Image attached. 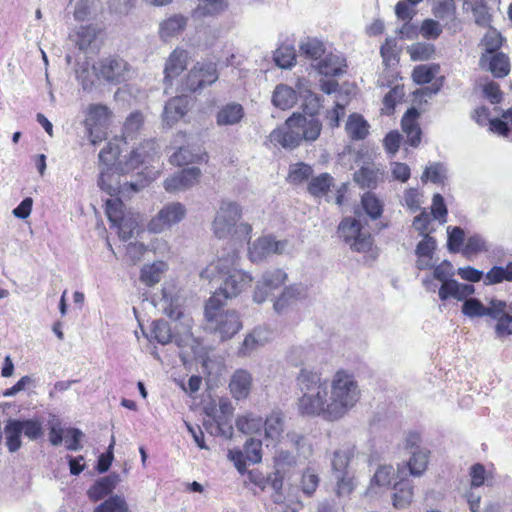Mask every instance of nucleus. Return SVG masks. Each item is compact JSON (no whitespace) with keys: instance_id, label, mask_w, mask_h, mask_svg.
Instances as JSON below:
<instances>
[{"instance_id":"nucleus-1","label":"nucleus","mask_w":512,"mask_h":512,"mask_svg":"<svg viewBox=\"0 0 512 512\" xmlns=\"http://www.w3.org/2000/svg\"><path fill=\"white\" fill-rule=\"evenodd\" d=\"M238 264L239 254L233 250L210 262L200 274L201 278L209 282L223 280L213 294H218V297L224 302L240 296L252 287V276L246 271L238 269Z\"/></svg>"},{"instance_id":"nucleus-2","label":"nucleus","mask_w":512,"mask_h":512,"mask_svg":"<svg viewBox=\"0 0 512 512\" xmlns=\"http://www.w3.org/2000/svg\"><path fill=\"white\" fill-rule=\"evenodd\" d=\"M295 387L299 393L297 408L301 415L332 421L327 412L330 409L328 380L322 378L319 371L302 368L295 378Z\"/></svg>"},{"instance_id":"nucleus-3","label":"nucleus","mask_w":512,"mask_h":512,"mask_svg":"<svg viewBox=\"0 0 512 512\" xmlns=\"http://www.w3.org/2000/svg\"><path fill=\"white\" fill-rule=\"evenodd\" d=\"M321 131L322 123L314 114L305 115L295 112L285 120L284 125L270 132L268 141L274 147L294 150L303 142L316 141L320 137Z\"/></svg>"},{"instance_id":"nucleus-4","label":"nucleus","mask_w":512,"mask_h":512,"mask_svg":"<svg viewBox=\"0 0 512 512\" xmlns=\"http://www.w3.org/2000/svg\"><path fill=\"white\" fill-rule=\"evenodd\" d=\"M120 143H126L125 138L115 137L110 140L99 152V161L108 169L115 166V169L121 174H127L139 168L155 152V142L153 140H144L136 148L132 149L123 160H120Z\"/></svg>"},{"instance_id":"nucleus-5","label":"nucleus","mask_w":512,"mask_h":512,"mask_svg":"<svg viewBox=\"0 0 512 512\" xmlns=\"http://www.w3.org/2000/svg\"><path fill=\"white\" fill-rule=\"evenodd\" d=\"M360 394L354 375L344 369L337 370L330 382V409L327 410L332 421L344 417L359 401Z\"/></svg>"},{"instance_id":"nucleus-6","label":"nucleus","mask_w":512,"mask_h":512,"mask_svg":"<svg viewBox=\"0 0 512 512\" xmlns=\"http://www.w3.org/2000/svg\"><path fill=\"white\" fill-rule=\"evenodd\" d=\"M226 302L212 294L205 304V318L221 340H227L237 334L242 328L239 314L234 310L223 311Z\"/></svg>"},{"instance_id":"nucleus-7","label":"nucleus","mask_w":512,"mask_h":512,"mask_svg":"<svg viewBox=\"0 0 512 512\" xmlns=\"http://www.w3.org/2000/svg\"><path fill=\"white\" fill-rule=\"evenodd\" d=\"M242 216L241 207L234 202H223L213 222V231L219 239L228 236L249 242L252 226L248 223L237 222Z\"/></svg>"},{"instance_id":"nucleus-8","label":"nucleus","mask_w":512,"mask_h":512,"mask_svg":"<svg viewBox=\"0 0 512 512\" xmlns=\"http://www.w3.org/2000/svg\"><path fill=\"white\" fill-rule=\"evenodd\" d=\"M105 214L111 224L110 227L117 230L120 240L126 242L138 231L139 215L127 210L119 197L106 201Z\"/></svg>"},{"instance_id":"nucleus-9","label":"nucleus","mask_w":512,"mask_h":512,"mask_svg":"<svg viewBox=\"0 0 512 512\" xmlns=\"http://www.w3.org/2000/svg\"><path fill=\"white\" fill-rule=\"evenodd\" d=\"M338 235L355 252L366 253L372 249L374 241L370 232L356 218H344L338 226Z\"/></svg>"},{"instance_id":"nucleus-10","label":"nucleus","mask_w":512,"mask_h":512,"mask_svg":"<svg viewBox=\"0 0 512 512\" xmlns=\"http://www.w3.org/2000/svg\"><path fill=\"white\" fill-rule=\"evenodd\" d=\"M219 78L214 62H196L185 76L183 85L186 90L196 92L215 83Z\"/></svg>"},{"instance_id":"nucleus-11","label":"nucleus","mask_w":512,"mask_h":512,"mask_svg":"<svg viewBox=\"0 0 512 512\" xmlns=\"http://www.w3.org/2000/svg\"><path fill=\"white\" fill-rule=\"evenodd\" d=\"M93 69L98 78H101L112 84H120L126 80L130 66L119 55H109L100 59Z\"/></svg>"},{"instance_id":"nucleus-12","label":"nucleus","mask_w":512,"mask_h":512,"mask_svg":"<svg viewBox=\"0 0 512 512\" xmlns=\"http://www.w3.org/2000/svg\"><path fill=\"white\" fill-rule=\"evenodd\" d=\"M186 215V208L180 202L165 205L152 219L147 227L150 232L160 233L179 223Z\"/></svg>"},{"instance_id":"nucleus-13","label":"nucleus","mask_w":512,"mask_h":512,"mask_svg":"<svg viewBox=\"0 0 512 512\" xmlns=\"http://www.w3.org/2000/svg\"><path fill=\"white\" fill-rule=\"evenodd\" d=\"M287 274L282 269H273L266 271L261 282L256 286L253 299L257 303H262L266 300L267 296L275 289H278L285 284Z\"/></svg>"},{"instance_id":"nucleus-14","label":"nucleus","mask_w":512,"mask_h":512,"mask_svg":"<svg viewBox=\"0 0 512 512\" xmlns=\"http://www.w3.org/2000/svg\"><path fill=\"white\" fill-rule=\"evenodd\" d=\"M286 246V240H276L272 235L259 237L249 250L250 259L258 261L271 254H281Z\"/></svg>"},{"instance_id":"nucleus-15","label":"nucleus","mask_w":512,"mask_h":512,"mask_svg":"<svg viewBox=\"0 0 512 512\" xmlns=\"http://www.w3.org/2000/svg\"><path fill=\"white\" fill-rule=\"evenodd\" d=\"M201 170L197 167L182 169L179 173L165 179L164 188L169 193L186 190L199 183Z\"/></svg>"},{"instance_id":"nucleus-16","label":"nucleus","mask_w":512,"mask_h":512,"mask_svg":"<svg viewBox=\"0 0 512 512\" xmlns=\"http://www.w3.org/2000/svg\"><path fill=\"white\" fill-rule=\"evenodd\" d=\"M189 53L187 50L176 47L168 56L164 66V80L171 82L179 77L187 68Z\"/></svg>"},{"instance_id":"nucleus-17","label":"nucleus","mask_w":512,"mask_h":512,"mask_svg":"<svg viewBox=\"0 0 512 512\" xmlns=\"http://www.w3.org/2000/svg\"><path fill=\"white\" fill-rule=\"evenodd\" d=\"M397 472V481L393 485L392 505L396 509H405L411 505L414 497V486L406 476Z\"/></svg>"},{"instance_id":"nucleus-18","label":"nucleus","mask_w":512,"mask_h":512,"mask_svg":"<svg viewBox=\"0 0 512 512\" xmlns=\"http://www.w3.org/2000/svg\"><path fill=\"white\" fill-rule=\"evenodd\" d=\"M431 451L427 448L413 450L408 461L397 466V472L403 474L408 469L414 477L422 476L428 468Z\"/></svg>"},{"instance_id":"nucleus-19","label":"nucleus","mask_w":512,"mask_h":512,"mask_svg":"<svg viewBox=\"0 0 512 512\" xmlns=\"http://www.w3.org/2000/svg\"><path fill=\"white\" fill-rule=\"evenodd\" d=\"M479 63L482 69L489 71L495 78H504L510 72L509 58L503 52L482 54Z\"/></svg>"},{"instance_id":"nucleus-20","label":"nucleus","mask_w":512,"mask_h":512,"mask_svg":"<svg viewBox=\"0 0 512 512\" xmlns=\"http://www.w3.org/2000/svg\"><path fill=\"white\" fill-rule=\"evenodd\" d=\"M420 112L415 108H409L401 119V128L407 138V143L417 147L421 142L422 131L418 122Z\"/></svg>"},{"instance_id":"nucleus-21","label":"nucleus","mask_w":512,"mask_h":512,"mask_svg":"<svg viewBox=\"0 0 512 512\" xmlns=\"http://www.w3.org/2000/svg\"><path fill=\"white\" fill-rule=\"evenodd\" d=\"M189 100L186 96H176L169 99L164 107L162 114L163 122L168 126H173L188 112Z\"/></svg>"},{"instance_id":"nucleus-22","label":"nucleus","mask_w":512,"mask_h":512,"mask_svg":"<svg viewBox=\"0 0 512 512\" xmlns=\"http://www.w3.org/2000/svg\"><path fill=\"white\" fill-rule=\"evenodd\" d=\"M252 375L245 369H237L231 376L229 390L236 400L246 399L252 388Z\"/></svg>"},{"instance_id":"nucleus-23","label":"nucleus","mask_w":512,"mask_h":512,"mask_svg":"<svg viewBox=\"0 0 512 512\" xmlns=\"http://www.w3.org/2000/svg\"><path fill=\"white\" fill-rule=\"evenodd\" d=\"M208 154L200 147L197 149L190 146H182L170 157V163L175 166H185L193 163H207Z\"/></svg>"},{"instance_id":"nucleus-24","label":"nucleus","mask_w":512,"mask_h":512,"mask_svg":"<svg viewBox=\"0 0 512 512\" xmlns=\"http://www.w3.org/2000/svg\"><path fill=\"white\" fill-rule=\"evenodd\" d=\"M495 313L490 318L496 320L495 333L498 338H507L512 335V315L507 313V304L503 300H495Z\"/></svg>"},{"instance_id":"nucleus-25","label":"nucleus","mask_w":512,"mask_h":512,"mask_svg":"<svg viewBox=\"0 0 512 512\" xmlns=\"http://www.w3.org/2000/svg\"><path fill=\"white\" fill-rule=\"evenodd\" d=\"M188 18L182 14H174L164 19L159 25V36L168 41L180 35L187 27Z\"/></svg>"},{"instance_id":"nucleus-26","label":"nucleus","mask_w":512,"mask_h":512,"mask_svg":"<svg viewBox=\"0 0 512 512\" xmlns=\"http://www.w3.org/2000/svg\"><path fill=\"white\" fill-rule=\"evenodd\" d=\"M474 293V287L470 284H460L456 280L448 279L442 282L439 288V297L441 300L455 298L463 300Z\"/></svg>"},{"instance_id":"nucleus-27","label":"nucleus","mask_w":512,"mask_h":512,"mask_svg":"<svg viewBox=\"0 0 512 512\" xmlns=\"http://www.w3.org/2000/svg\"><path fill=\"white\" fill-rule=\"evenodd\" d=\"M436 249V240L432 236H425L417 244L415 253L417 255L416 266L419 270H427L433 267L432 259Z\"/></svg>"},{"instance_id":"nucleus-28","label":"nucleus","mask_w":512,"mask_h":512,"mask_svg":"<svg viewBox=\"0 0 512 512\" xmlns=\"http://www.w3.org/2000/svg\"><path fill=\"white\" fill-rule=\"evenodd\" d=\"M369 128V123L359 113L350 114L345 124V131L353 141L364 140L369 135Z\"/></svg>"},{"instance_id":"nucleus-29","label":"nucleus","mask_w":512,"mask_h":512,"mask_svg":"<svg viewBox=\"0 0 512 512\" xmlns=\"http://www.w3.org/2000/svg\"><path fill=\"white\" fill-rule=\"evenodd\" d=\"M244 108L239 103H228L223 105L216 114V122L219 126L238 124L244 117Z\"/></svg>"},{"instance_id":"nucleus-30","label":"nucleus","mask_w":512,"mask_h":512,"mask_svg":"<svg viewBox=\"0 0 512 512\" xmlns=\"http://www.w3.org/2000/svg\"><path fill=\"white\" fill-rule=\"evenodd\" d=\"M167 270V264L164 261H156L152 264H146L141 268L140 281L148 287H152L160 282L162 274Z\"/></svg>"},{"instance_id":"nucleus-31","label":"nucleus","mask_w":512,"mask_h":512,"mask_svg":"<svg viewBox=\"0 0 512 512\" xmlns=\"http://www.w3.org/2000/svg\"><path fill=\"white\" fill-rule=\"evenodd\" d=\"M296 101L297 94L293 88L284 84L276 86L272 96V102L276 107L281 110H287L293 107Z\"/></svg>"},{"instance_id":"nucleus-32","label":"nucleus","mask_w":512,"mask_h":512,"mask_svg":"<svg viewBox=\"0 0 512 512\" xmlns=\"http://www.w3.org/2000/svg\"><path fill=\"white\" fill-rule=\"evenodd\" d=\"M334 185V179L329 173H321L312 177L307 185V191L314 197L321 198L326 196Z\"/></svg>"},{"instance_id":"nucleus-33","label":"nucleus","mask_w":512,"mask_h":512,"mask_svg":"<svg viewBox=\"0 0 512 512\" xmlns=\"http://www.w3.org/2000/svg\"><path fill=\"white\" fill-rule=\"evenodd\" d=\"M495 300L492 299L489 301L488 306H484L480 300L476 298H469L466 299L463 306H462V312L464 315L468 317H482V316H489L491 313H495Z\"/></svg>"},{"instance_id":"nucleus-34","label":"nucleus","mask_w":512,"mask_h":512,"mask_svg":"<svg viewBox=\"0 0 512 512\" xmlns=\"http://www.w3.org/2000/svg\"><path fill=\"white\" fill-rule=\"evenodd\" d=\"M345 60L332 53L326 55L319 63L318 70L325 76H338L345 72Z\"/></svg>"},{"instance_id":"nucleus-35","label":"nucleus","mask_w":512,"mask_h":512,"mask_svg":"<svg viewBox=\"0 0 512 512\" xmlns=\"http://www.w3.org/2000/svg\"><path fill=\"white\" fill-rule=\"evenodd\" d=\"M112 111L103 104H91L88 107L87 118L85 123L87 126H107Z\"/></svg>"},{"instance_id":"nucleus-36","label":"nucleus","mask_w":512,"mask_h":512,"mask_svg":"<svg viewBox=\"0 0 512 512\" xmlns=\"http://www.w3.org/2000/svg\"><path fill=\"white\" fill-rule=\"evenodd\" d=\"M470 487L479 488L483 485H492L494 479L493 470H486L481 463H475L469 468Z\"/></svg>"},{"instance_id":"nucleus-37","label":"nucleus","mask_w":512,"mask_h":512,"mask_svg":"<svg viewBox=\"0 0 512 512\" xmlns=\"http://www.w3.org/2000/svg\"><path fill=\"white\" fill-rule=\"evenodd\" d=\"M439 72L440 65L437 63L421 64L413 68L411 78L414 83L424 85L432 82Z\"/></svg>"},{"instance_id":"nucleus-38","label":"nucleus","mask_w":512,"mask_h":512,"mask_svg":"<svg viewBox=\"0 0 512 512\" xmlns=\"http://www.w3.org/2000/svg\"><path fill=\"white\" fill-rule=\"evenodd\" d=\"M379 178V169L374 165H365L362 166L358 171L354 174V181L361 188H375L378 183Z\"/></svg>"},{"instance_id":"nucleus-39","label":"nucleus","mask_w":512,"mask_h":512,"mask_svg":"<svg viewBox=\"0 0 512 512\" xmlns=\"http://www.w3.org/2000/svg\"><path fill=\"white\" fill-rule=\"evenodd\" d=\"M6 436V446L9 452L13 453L21 448V434L22 427L20 426V420H9L4 427Z\"/></svg>"},{"instance_id":"nucleus-40","label":"nucleus","mask_w":512,"mask_h":512,"mask_svg":"<svg viewBox=\"0 0 512 512\" xmlns=\"http://www.w3.org/2000/svg\"><path fill=\"white\" fill-rule=\"evenodd\" d=\"M488 250L486 240L482 236L474 234L465 240L461 253L466 259H472L480 253L488 252Z\"/></svg>"},{"instance_id":"nucleus-41","label":"nucleus","mask_w":512,"mask_h":512,"mask_svg":"<svg viewBox=\"0 0 512 512\" xmlns=\"http://www.w3.org/2000/svg\"><path fill=\"white\" fill-rule=\"evenodd\" d=\"M115 479L111 476L97 480L88 490V496L92 501H99L108 496L115 488Z\"/></svg>"},{"instance_id":"nucleus-42","label":"nucleus","mask_w":512,"mask_h":512,"mask_svg":"<svg viewBox=\"0 0 512 512\" xmlns=\"http://www.w3.org/2000/svg\"><path fill=\"white\" fill-rule=\"evenodd\" d=\"M407 53L412 61H428L435 56L434 44L427 42H416L407 47Z\"/></svg>"},{"instance_id":"nucleus-43","label":"nucleus","mask_w":512,"mask_h":512,"mask_svg":"<svg viewBox=\"0 0 512 512\" xmlns=\"http://www.w3.org/2000/svg\"><path fill=\"white\" fill-rule=\"evenodd\" d=\"M201 3L193 12L195 17L216 16L227 8L226 0H200Z\"/></svg>"},{"instance_id":"nucleus-44","label":"nucleus","mask_w":512,"mask_h":512,"mask_svg":"<svg viewBox=\"0 0 512 512\" xmlns=\"http://www.w3.org/2000/svg\"><path fill=\"white\" fill-rule=\"evenodd\" d=\"M100 30L92 25L81 26L74 34V42L76 46L82 50H87L96 40Z\"/></svg>"},{"instance_id":"nucleus-45","label":"nucleus","mask_w":512,"mask_h":512,"mask_svg":"<svg viewBox=\"0 0 512 512\" xmlns=\"http://www.w3.org/2000/svg\"><path fill=\"white\" fill-rule=\"evenodd\" d=\"M265 437L277 439L284 431L283 416L280 412H272L263 422Z\"/></svg>"},{"instance_id":"nucleus-46","label":"nucleus","mask_w":512,"mask_h":512,"mask_svg":"<svg viewBox=\"0 0 512 512\" xmlns=\"http://www.w3.org/2000/svg\"><path fill=\"white\" fill-rule=\"evenodd\" d=\"M236 427L244 434H258L263 428V420L249 413L236 419Z\"/></svg>"},{"instance_id":"nucleus-47","label":"nucleus","mask_w":512,"mask_h":512,"mask_svg":"<svg viewBox=\"0 0 512 512\" xmlns=\"http://www.w3.org/2000/svg\"><path fill=\"white\" fill-rule=\"evenodd\" d=\"M312 173L313 169L309 164L298 162L290 166L287 181L292 184H302L312 176Z\"/></svg>"},{"instance_id":"nucleus-48","label":"nucleus","mask_w":512,"mask_h":512,"mask_svg":"<svg viewBox=\"0 0 512 512\" xmlns=\"http://www.w3.org/2000/svg\"><path fill=\"white\" fill-rule=\"evenodd\" d=\"M404 87L400 85H396L391 88L383 98V107L381 109V113L385 115H392L395 112V108L397 103L402 101L404 97Z\"/></svg>"},{"instance_id":"nucleus-49","label":"nucleus","mask_w":512,"mask_h":512,"mask_svg":"<svg viewBox=\"0 0 512 512\" xmlns=\"http://www.w3.org/2000/svg\"><path fill=\"white\" fill-rule=\"evenodd\" d=\"M361 204L366 214L376 220L383 213V203L372 192H366L361 198Z\"/></svg>"},{"instance_id":"nucleus-50","label":"nucleus","mask_w":512,"mask_h":512,"mask_svg":"<svg viewBox=\"0 0 512 512\" xmlns=\"http://www.w3.org/2000/svg\"><path fill=\"white\" fill-rule=\"evenodd\" d=\"M503 281L512 282V261L505 267L493 266L485 276V283L492 285Z\"/></svg>"},{"instance_id":"nucleus-51","label":"nucleus","mask_w":512,"mask_h":512,"mask_svg":"<svg viewBox=\"0 0 512 512\" xmlns=\"http://www.w3.org/2000/svg\"><path fill=\"white\" fill-rule=\"evenodd\" d=\"M274 61L281 68H291L296 63V51L289 45L279 46L274 53Z\"/></svg>"},{"instance_id":"nucleus-52","label":"nucleus","mask_w":512,"mask_h":512,"mask_svg":"<svg viewBox=\"0 0 512 512\" xmlns=\"http://www.w3.org/2000/svg\"><path fill=\"white\" fill-rule=\"evenodd\" d=\"M354 452V447L336 450L332 458L333 469L339 473L349 472L347 468L354 457Z\"/></svg>"},{"instance_id":"nucleus-53","label":"nucleus","mask_w":512,"mask_h":512,"mask_svg":"<svg viewBox=\"0 0 512 512\" xmlns=\"http://www.w3.org/2000/svg\"><path fill=\"white\" fill-rule=\"evenodd\" d=\"M395 479H397V473L394 467L392 465H381L374 473L371 483L379 487H390Z\"/></svg>"},{"instance_id":"nucleus-54","label":"nucleus","mask_w":512,"mask_h":512,"mask_svg":"<svg viewBox=\"0 0 512 512\" xmlns=\"http://www.w3.org/2000/svg\"><path fill=\"white\" fill-rule=\"evenodd\" d=\"M357 486V480L353 473L343 472L337 476L336 494L339 497L349 496L353 493Z\"/></svg>"},{"instance_id":"nucleus-55","label":"nucleus","mask_w":512,"mask_h":512,"mask_svg":"<svg viewBox=\"0 0 512 512\" xmlns=\"http://www.w3.org/2000/svg\"><path fill=\"white\" fill-rule=\"evenodd\" d=\"M482 46L484 47V52L482 54H494L499 53V49L503 44V37L500 32L496 29H489L481 41Z\"/></svg>"},{"instance_id":"nucleus-56","label":"nucleus","mask_w":512,"mask_h":512,"mask_svg":"<svg viewBox=\"0 0 512 512\" xmlns=\"http://www.w3.org/2000/svg\"><path fill=\"white\" fill-rule=\"evenodd\" d=\"M129 507L124 497L119 495L110 496L99 504L94 512H128Z\"/></svg>"},{"instance_id":"nucleus-57","label":"nucleus","mask_w":512,"mask_h":512,"mask_svg":"<svg viewBox=\"0 0 512 512\" xmlns=\"http://www.w3.org/2000/svg\"><path fill=\"white\" fill-rule=\"evenodd\" d=\"M380 54L385 66L390 67L398 64L399 53L397 51V43L394 38H387L381 45Z\"/></svg>"},{"instance_id":"nucleus-58","label":"nucleus","mask_w":512,"mask_h":512,"mask_svg":"<svg viewBox=\"0 0 512 512\" xmlns=\"http://www.w3.org/2000/svg\"><path fill=\"white\" fill-rule=\"evenodd\" d=\"M299 50L301 55L310 60H318L325 53V47L323 43L317 39H308L307 41L301 43Z\"/></svg>"},{"instance_id":"nucleus-59","label":"nucleus","mask_w":512,"mask_h":512,"mask_svg":"<svg viewBox=\"0 0 512 512\" xmlns=\"http://www.w3.org/2000/svg\"><path fill=\"white\" fill-rule=\"evenodd\" d=\"M152 337L161 344H168L172 341L173 334L168 322L156 320L151 325Z\"/></svg>"},{"instance_id":"nucleus-60","label":"nucleus","mask_w":512,"mask_h":512,"mask_svg":"<svg viewBox=\"0 0 512 512\" xmlns=\"http://www.w3.org/2000/svg\"><path fill=\"white\" fill-rule=\"evenodd\" d=\"M433 218L426 209H423L420 214L414 217L412 226L419 233V235L425 237L430 236L435 231L432 227Z\"/></svg>"},{"instance_id":"nucleus-61","label":"nucleus","mask_w":512,"mask_h":512,"mask_svg":"<svg viewBox=\"0 0 512 512\" xmlns=\"http://www.w3.org/2000/svg\"><path fill=\"white\" fill-rule=\"evenodd\" d=\"M144 125V115L141 111L131 112L123 124V138L138 133Z\"/></svg>"},{"instance_id":"nucleus-62","label":"nucleus","mask_w":512,"mask_h":512,"mask_svg":"<svg viewBox=\"0 0 512 512\" xmlns=\"http://www.w3.org/2000/svg\"><path fill=\"white\" fill-rule=\"evenodd\" d=\"M465 243V233L461 227H448L447 247L452 253L461 252Z\"/></svg>"},{"instance_id":"nucleus-63","label":"nucleus","mask_w":512,"mask_h":512,"mask_svg":"<svg viewBox=\"0 0 512 512\" xmlns=\"http://www.w3.org/2000/svg\"><path fill=\"white\" fill-rule=\"evenodd\" d=\"M299 296V292L293 286L286 287L282 294L274 302V309L276 312L281 313L286 308L291 306Z\"/></svg>"},{"instance_id":"nucleus-64","label":"nucleus","mask_w":512,"mask_h":512,"mask_svg":"<svg viewBox=\"0 0 512 512\" xmlns=\"http://www.w3.org/2000/svg\"><path fill=\"white\" fill-rule=\"evenodd\" d=\"M295 465L296 459L289 451H279L274 458L275 471L289 475Z\"/></svg>"}]
</instances>
